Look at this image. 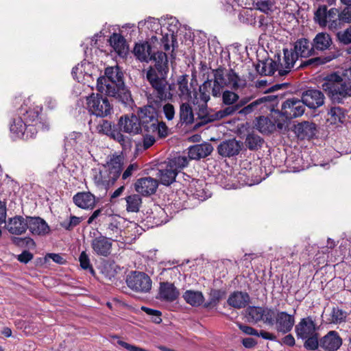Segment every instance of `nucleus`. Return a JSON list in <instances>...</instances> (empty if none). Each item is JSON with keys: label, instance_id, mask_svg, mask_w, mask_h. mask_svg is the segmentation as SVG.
<instances>
[{"label": "nucleus", "instance_id": "1", "mask_svg": "<svg viewBox=\"0 0 351 351\" xmlns=\"http://www.w3.org/2000/svg\"><path fill=\"white\" fill-rule=\"evenodd\" d=\"M133 52L141 62L154 61V66L150 67L147 71V80L154 88V93L160 101L171 99L173 96L170 93L171 85L168 84L166 80L169 71L166 53L153 51L151 43L149 42L136 43Z\"/></svg>", "mask_w": 351, "mask_h": 351}, {"label": "nucleus", "instance_id": "2", "mask_svg": "<svg viewBox=\"0 0 351 351\" xmlns=\"http://www.w3.org/2000/svg\"><path fill=\"white\" fill-rule=\"evenodd\" d=\"M120 130L131 135L141 132L142 129L147 133L158 134L164 138L168 134V128L165 123L159 122L158 113L152 106H144L138 110V116L134 114L121 116L118 121Z\"/></svg>", "mask_w": 351, "mask_h": 351}, {"label": "nucleus", "instance_id": "3", "mask_svg": "<svg viewBox=\"0 0 351 351\" xmlns=\"http://www.w3.org/2000/svg\"><path fill=\"white\" fill-rule=\"evenodd\" d=\"M14 104L15 106L20 104V106L16 109V117L10 126L12 138L23 140L34 138L38 130L43 127V124L38 121L42 108L38 106H32L29 98L23 100L21 96L15 97Z\"/></svg>", "mask_w": 351, "mask_h": 351}, {"label": "nucleus", "instance_id": "4", "mask_svg": "<svg viewBox=\"0 0 351 351\" xmlns=\"http://www.w3.org/2000/svg\"><path fill=\"white\" fill-rule=\"evenodd\" d=\"M105 75L99 77L97 82V88L101 93L115 97L125 107L132 108L134 100L129 89L125 85L123 72L119 66L106 68Z\"/></svg>", "mask_w": 351, "mask_h": 351}, {"label": "nucleus", "instance_id": "5", "mask_svg": "<svg viewBox=\"0 0 351 351\" xmlns=\"http://www.w3.org/2000/svg\"><path fill=\"white\" fill-rule=\"evenodd\" d=\"M123 164L121 156L113 155L101 168L92 169L95 184L105 189L111 187L119 178Z\"/></svg>", "mask_w": 351, "mask_h": 351}, {"label": "nucleus", "instance_id": "6", "mask_svg": "<svg viewBox=\"0 0 351 351\" xmlns=\"http://www.w3.org/2000/svg\"><path fill=\"white\" fill-rule=\"evenodd\" d=\"M177 178L179 179L178 182L182 185V187L177 189V196H179L184 202L190 197L199 201H204L210 197V193L205 189L206 184L204 180L191 179L189 176L178 171Z\"/></svg>", "mask_w": 351, "mask_h": 351}, {"label": "nucleus", "instance_id": "7", "mask_svg": "<svg viewBox=\"0 0 351 351\" xmlns=\"http://www.w3.org/2000/svg\"><path fill=\"white\" fill-rule=\"evenodd\" d=\"M322 88L333 102L342 103L344 99L351 97V83L345 82L337 73L328 75L324 79Z\"/></svg>", "mask_w": 351, "mask_h": 351}, {"label": "nucleus", "instance_id": "8", "mask_svg": "<svg viewBox=\"0 0 351 351\" xmlns=\"http://www.w3.org/2000/svg\"><path fill=\"white\" fill-rule=\"evenodd\" d=\"M213 82L221 87L231 86L234 90H239L246 86V80L240 77L232 69L225 71L218 69L214 71Z\"/></svg>", "mask_w": 351, "mask_h": 351}, {"label": "nucleus", "instance_id": "9", "mask_svg": "<svg viewBox=\"0 0 351 351\" xmlns=\"http://www.w3.org/2000/svg\"><path fill=\"white\" fill-rule=\"evenodd\" d=\"M315 21L319 26L324 27L328 26L330 30L337 29L340 26L339 11L336 8L328 10L326 5H320L314 14Z\"/></svg>", "mask_w": 351, "mask_h": 351}, {"label": "nucleus", "instance_id": "10", "mask_svg": "<svg viewBox=\"0 0 351 351\" xmlns=\"http://www.w3.org/2000/svg\"><path fill=\"white\" fill-rule=\"evenodd\" d=\"M87 109L90 114L106 117L112 112V106L106 97L93 93L86 99Z\"/></svg>", "mask_w": 351, "mask_h": 351}, {"label": "nucleus", "instance_id": "11", "mask_svg": "<svg viewBox=\"0 0 351 351\" xmlns=\"http://www.w3.org/2000/svg\"><path fill=\"white\" fill-rule=\"evenodd\" d=\"M125 282L128 287L136 293H147L152 289V279L143 271H130L127 275Z\"/></svg>", "mask_w": 351, "mask_h": 351}, {"label": "nucleus", "instance_id": "12", "mask_svg": "<svg viewBox=\"0 0 351 351\" xmlns=\"http://www.w3.org/2000/svg\"><path fill=\"white\" fill-rule=\"evenodd\" d=\"M305 106L302 99H288L282 105L281 113L287 119L296 118L304 114Z\"/></svg>", "mask_w": 351, "mask_h": 351}, {"label": "nucleus", "instance_id": "13", "mask_svg": "<svg viewBox=\"0 0 351 351\" xmlns=\"http://www.w3.org/2000/svg\"><path fill=\"white\" fill-rule=\"evenodd\" d=\"M283 57H278V76L284 77L291 71L293 69L296 61L298 60V55L294 53L292 49H283Z\"/></svg>", "mask_w": 351, "mask_h": 351}, {"label": "nucleus", "instance_id": "14", "mask_svg": "<svg viewBox=\"0 0 351 351\" xmlns=\"http://www.w3.org/2000/svg\"><path fill=\"white\" fill-rule=\"evenodd\" d=\"M162 184L169 186L176 181V158L161 165L156 174Z\"/></svg>", "mask_w": 351, "mask_h": 351}, {"label": "nucleus", "instance_id": "15", "mask_svg": "<svg viewBox=\"0 0 351 351\" xmlns=\"http://www.w3.org/2000/svg\"><path fill=\"white\" fill-rule=\"evenodd\" d=\"M317 327L311 317L301 319L295 326V330L298 338L304 339L317 333Z\"/></svg>", "mask_w": 351, "mask_h": 351}, {"label": "nucleus", "instance_id": "16", "mask_svg": "<svg viewBox=\"0 0 351 351\" xmlns=\"http://www.w3.org/2000/svg\"><path fill=\"white\" fill-rule=\"evenodd\" d=\"M158 186V180L151 177L139 178L134 184L136 191L143 196H149L154 194Z\"/></svg>", "mask_w": 351, "mask_h": 351}, {"label": "nucleus", "instance_id": "17", "mask_svg": "<svg viewBox=\"0 0 351 351\" xmlns=\"http://www.w3.org/2000/svg\"><path fill=\"white\" fill-rule=\"evenodd\" d=\"M295 324V317L285 311L277 312L275 319V328L282 334L289 332Z\"/></svg>", "mask_w": 351, "mask_h": 351}, {"label": "nucleus", "instance_id": "18", "mask_svg": "<svg viewBox=\"0 0 351 351\" xmlns=\"http://www.w3.org/2000/svg\"><path fill=\"white\" fill-rule=\"evenodd\" d=\"M324 95L321 90H307L302 94V99L309 108H317L324 104Z\"/></svg>", "mask_w": 351, "mask_h": 351}, {"label": "nucleus", "instance_id": "19", "mask_svg": "<svg viewBox=\"0 0 351 351\" xmlns=\"http://www.w3.org/2000/svg\"><path fill=\"white\" fill-rule=\"evenodd\" d=\"M342 345V339L335 330L329 331L319 340V346L326 351H336Z\"/></svg>", "mask_w": 351, "mask_h": 351}, {"label": "nucleus", "instance_id": "20", "mask_svg": "<svg viewBox=\"0 0 351 351\" xmlns=\"http://www.w3.org/2000/svg\"><path fill=\"white\" fill-rule=\"evenodd\" d=\"M91 247L96 254L106 257L111 252L112 242L110 239L100 235L92 240Z\"/></svg>", "mask_w": 351, "mask_h": 351}, {"label": "nucleus", "instance_id": "21", "mask_svg": "<svg viewBox=\"0 0 351 351\" xmlns=\"http://www.w3.org/2000/svg\"><path fill=\"white\" fill-rule=\"evenodd\" d=\"M6 228L12 234L21 235L25 233L28 228L27 216L25 218L21 215H16L10 218L6 224Z\"/></svg>", "mask_w": 351, "mask_h": 351}, {"label": "nucleus", "instance_id": "22", "mask_svg": "<svg viewBox=\"0 0 351 351\" xmlns=\"http://www.w3.org/2000/svg\"><path fill=\"white\" fill-rule=\"evenodd\" d=\"M28 228L30 232L34 235L43 236L48 234L50 228L47 222L40 217L27 216Z\"/></svg>", "mask_w": 351, "mask_h": 351}, {"label": "nucleus", "instance_id": "23", "mask_svg": "<svg viewBox=\"0 0 351 351\" xmlns=\"http://www.w3.org/2000/svg\"><path fill=\"white\" fill-rule=\"evenodd\" d=\"M242 144L235 140L229 139L221 142L217 147V151L222 157H232L239 154Z\"/></svg>", "mask_w": 351, "mask_h": 351}, {"label": "nucleus", "instance_id": "24", "mask_svg": "<svg viewBox=\"0 0 351 351\" xmlns=\"http://www.w3.org/2000/svg\"><path fill=\"white\" fill-rule=\"evenodd\" d=\"M75 204L83 209H93L98 201L95 196L90 192H80L75 194L73 197Z\"/></svg>", "mask_w": 351, "mask_h": 351}, {"label": "nucleus", "instance_id": "25", "mask_svg": "<svg viewBox=\"0 0 351 351\" xmlns=\"http://www.w3.org/2000/svg\"><path fill=\"white\" fill-rule=\"evenodd\" d=\"M156 298L165 302H173L176 300V287L174 283L160 282Z\"/></svg>", "mask_w": 351, "mask_h": 351}, {"label": "nucleus", "instance_id": "26", "mask_svg": "<svg viewBox=\"0 0 351 351\" xmlns=\"http://www.w3.org/2000/svg\"><path fill=\"white\" fill-rule=\"evenodd\" d=\"M277 62L272 59H267L259 61L256 65V70L261 75H273L274 77H282L278 76Z\"/></svg>", "mask_w": 351, "mask_h": 351}, {"label": "nucleus", "instance_id": "27", "mask_svg": "<svg viewBox=\"0 0 351 351\" xmlns=\"http://www.w3.org/2000/svg\"><path fill=\"white\" fill-rule=\"evenodd\" d=\"M213 150L210 143H202L191 146L189 148L188 158L191 160H199L210 155Z\"/></svg>", "mask_w": 351, "mask_h": 351}, {"label": "nucleus", "instance_id": "28", "mask_svg": "<svg viewBox=\"0 0 351 351\" xmlns=\"http://www.w3.org/2000/svg\"><path fill=\"white\" fill-rule=\"evenodd\" d=\"M292 50L298 55V58L299 56L306 58L312 56L314 53L312 43L306 38L297 40Z\"/></svg>", "mask_w": 351, "mask_h": 351}, {"label": "nucleus", "instance_id": "29", "mask_svg": "<svg viewBox=\"0 0 351 351\" xmlns=\"http://www.w3.org/2000/svg\"><path fill=\"white\" fill-rule=\"evenodd\" d=\"M249 300L250 297L247 293L235 291L229 296L228 303L234 308H241L248 304Z\"/></svg>", "mask_w": 351, "mask_h": 351}, {"label": "nucleus", "instance_id": "30", "mask_svg": "<svg viewBox=\"0 0 351 351\" xmlns=\"http://www.w3.org/2000/svg\"><path fill=\"white\" fill-rule=\"evenodd\" d=\"M332 44L330 36L325 32L318 33L313 40V50L324 51L328 49Z\"/></svg>", "mask_w": 351, "mask_h": 351}, {"label": "nucleus", "instance_id": "31", "mask_svg": "<svg viewBox=\"0 0 351 351\" xmlns=\"http://www.w3.org/2000/svg\"><path fill=\"white\" fill-rule=\"evenodd\" d=\"M109 42L114 51L120 56L125 54L128 46L125 39L119 34L114 33L110 38Z\"/></svg>", "mask_w": 351, "mask_h": 351}, {"label": "nucleus", "instance_id": "32", "mask_svg": "<svg viewBox=\"0 0 351 351\" xmlns=\"http://www.w3.org/2000/svg\"><path fill=\"white\" fill-rule=\"evenodd\" d=\"M96 130L98 133L105 134L111 138L113 134L118 131L116 126L111 121L102 119L96 126Z\"/></svg>", "mask_w": 351, "mask_h": 351}, {"label": "nucleus", "instance_id": "33", "mask_svg": "<svg viewBox=\"0 0 351 351\" xmlns=\"http://www.w3.org/2000/svg\"><path fill=\"white\" fill-rule=\"evenodd\" d=\"M327 121L330 124L343 123L346 119V114L343 110L340 107L332 108L328 113Z\"/></svg>", "mask_w": 351, "mask_h": 351}, {"label": "nucleus", "instance_id": "34", "mask_svg": "<svg viewBox=\"0 0 351 351\" xmlns=\"http://www.w3.org/2000/svg\"><path fill=\"white\" fill-rule=\"evenodd\" d=\"M256 128L263 134H269L275 130L274 123L267 117H260L256 119Z\"/></svg>", "mask_w": 351, "mask_h": 351}, {"label": "nucleus", "instance_id": "35", "mask_svg": "<svg viewBox=\"0 0 351 351\" xmlns=\"http://www.w3.org/2000/svg\"><path fill=\"white\" fill-rule=\"evenodd\" d=\"M126 210L129 213H138L142 204L141 197L138 194L127 196L125 198Z\"/></svg>", "mask_w": 351, "mask_h": 351}, {"label": "nucleus", "instance_id": "36", "mask_svg": "<svg viewBox=\"0 0 351 351\" xmlns=\"http://www.w3.org/2000/svg\"><path fill=\"white\" fill-rule=\"evenodd\" d=\"M183 297L185 301L192 306H199L204 301V296L199 291H187Z\"/></svg>", "mask_w": 351, "mask_h": 351}, {"label": "nucleus", "instance_id": "37", "mask_svg": "<svg viewBox=\"0 0 351 351\" xmlns=\"http://www.w3.org/2000/svg\"><path fill=\"white\" fill-rule=\"evenodd\" d=\"M297 130L302 138L312 137L315 134V124L309 122H303L299 124Z\"/></svg>", "mask_w": 351, "mask_h": 351}, {"label": "nucleus", "instance_id": "38", "mask_svg": "<svg viewBox=\"0 0 351 351\" xmlns=\"http://www.w3.org/2000/svg\"><path fill=\"white\" fill-rule=\"evenodd\" d=\"M239 109V105L228 106L225 108L220 110L212 115V119H209L206 121H211L214 120H219L226 117L230 115H232Z\"/></svg>", "mask_w": 351, "mask_h": 351}, {"label": "nucleus", "instance_id": "39", "mask_svg": "<svg viewBox=\"0 0 351 351\" xmlns=\"http://www.w3.org/2000/svg\"><path fill=\"white\" fill-rule=\"evenodd\" d=\"M193 113L189 104H183L180 106V121L182 123L189 124L193 121Z\"/></svg>", "mask_w": 351, "mask_h": 351}, {"label": "nucleus", "instance_id": "40", "mask_svg": "<svg viewBox=\"0 0 351 351\" xmlns=\"http://www.w3.org/2000/svg\"><path fill=\"white\" fill-rule=\"evenodd\" d=\"M264 307L250 306L246 311V316L249 321L258 322L263 319Z\"/></svg>", "mask_w": 351, "mask_h": 351}, {"label": "nucleus", "instance_id": "41", "mask_svg": "<svg viewBox=\"0 0 351 351\" xmlns=\"http://www.w3.org/2000/svg\"><path fill=\"white\" fill-rule=\"evenodd\" d=\"M178 85L179 93H177V94L182 100L189 101L191 98V91L188 87V82L185 76H182L181 80L178 81Z\"/></svg>", "mask_w": 351, "mask_h": 351}, {"label": "nucleus", "instance_id": "42", "mask_svg": "<svg viewBox=\"0 0 351 351\" xmlns=\"http://www.w3.org/2000/svg\"><path fill=\"white\" fill-rule=\"evenodd\" d=\"M112 138L119 142L122 146L123 149L125 152L131 149L132 146V139L130 137L123 135L121 133V130H118V131L113 134V137Z\"/></svg>", "mask_w": 351, "mask_h": 351}, {"label": "nucleus", "instance_id": "43", "mask_svg": "<svg viewBox=\"0 0 351 351\" xmlns=\"http://www.w3.org/2000/svg\"><path fill=\"white\" fill-rule=\"evenodd\" d=\"M263 143V140L257 134H250L247 135L245 144L250 150L259 149Z\"/></svg>", "mask_w": 351, "mask_h": 351}, {"label": "nucleus", "instance_id": "44", "mask_svg": "<svg viewBox=\"0 0 351 351\" xmlns=\"http://www.w3.org/2000/svg\"><path fill=\"white\" fill-rule=\"evenodd\" d=\"M107 232L106 234L110 236L109 239L112 241H117L119 236H120L121 232V229L119 227V222L117 221H113L108 224V227L106 228Z\"/></svg>", "mask_w": 351, "mask_h": 351}, {"label": "nucleus", "instance_id": "45", "mask_svg": "<svg viewBox=\"0 0 351 351\" xmlns=\"http://www.w3.org/2000/svg\"><path fill=\"white\" fill-rule=\"evenodd\" d=\"M212 86L211 80H206L199 86V99L206 104L210 100V90Z\"/></svg>", "mask_w": 351, "mask_h": 351}, {"label": "nucleus", "instance_id": "46", "mask_svg": "<svg viewBox=\"0 0 351 351\" xmlns=\"http://www.w3.org/2000/svg\"><path fill=\"white\" fill-rule=\"evenodd\" d=\"M331 322L334 324H340L345 322L347 313L339 308H333L330 314Z\"/></svg>", "mask_w": 351, "mask_h": 351}, {"label": "nucleus", "instance_id": "47", "mask_svg": "<svg viewBox=\"0 0 351 351\" xmlns=\"http://www.w3.org/2000/svg\"><path fill=\"white\" fill-rule=\"evenodd\" d=\"M80 267L84 270L88 271L90 274H95V270L90 264V258L86 252L83 251L79 257Z\"/></svg>", "mask_w": 351, "mask_h": 351}, {"label": "nucleus", "instance_id": "48", "mask_svg": "<svg viewBox=\"0 0 351 351\" xmlns=\"http://www.w3.org/2000/svg\"><path fill=\"white\" fill-rule=\"evenodd\" d=\"M276 314L277 313L274 309L264 308L263 312V319L261 320L268 325L273 326L274 325Z\"/></svg>", "mask_w": 351, "mask_h": 351}, {"label": "nucleus", "instance_id": "49", "mask_svg": "<svg viewBox=\"0 0 351 351\" xmlns=\"http://www.w3.org/2000/svg\"><path fill=\"white\" fill-rule=\"evenodd\" d=\"M173 261H167V262H162L160 263V269L161 272L160 275L162 276L164 280H168V274L171 273V274H174V268L176 266L173 265Z\"/></svg>", "mask_w": 351, "mask_h": 351}, {"label": "nucleus", "instance_id": "50", "mask_svg": "<svg viewBox=\"0 0 351 351\" xmlns=\"http://www.w3.org/2000/svg\"><path fill=\"white\" fill-rule=\"evenodd\" d=\"M81 218L71 215L69 221H64L60 223V226L66 230H71L81 222Z\"/></svg>", "mask_w": 351, "mask_h": 351}, {"label": "nucleus", "instance_id": "51", "mask_svg": "<svg viewBox=\"0 0 351 351\" xmlns=\"http://www.w3.org/2000/svg\"><path fill=\"white\" fill-rule=\"evenodd\" d=\"M141 310L148 315H150L152 321L156 324H160L162 322L161 312L158 310L150 308L146 306H142Z\"/></svg>", "mask_w": 351, "mask_h": 351}, {"label": "nucleus", "instance_id": "52", "mask_svg": "<svg viewBox=\"0 0 351 351\" xmlns=\"http://www.w3.org/2000/svg\"><path fill=\"white\" fill-rule=\"evenodd\" d=\"M221 95L223 103L228 106L234 104L239 98L237 94L230 90L224 91Z\"/></svg>", "mask_w": 351, "mask_h": 351}, {"label": "nucleus", "instance_id": "53", "mask_svg": "<svg viewBox=\"0 0 351 351\" xmlns=\"http://www.w3.org/2000/svg\"><path fill=\"white\" fill-rule=\"evenodd\" d=\"M171 45L169 44V36L167 34H165V36L162 35V37L160 38L161 45L163 46V49L167 51L170 50L171 46L172 47V53L173 52L175 47H176V37L174 36L173 32L171 34Z\"/></svg>", "mask_w": 351, "mask_h": 351}, {"label": "nucleus", "instance_id": "54", "mask_svg": "<svg viewBox=\"0 0 351 351\" xmlns=\"http://www.w3.org/2000/svg\"><path fill=\"white\" fill-rule=\"evenodd\" d=\"M304 347L308 350H316L319 346V341H318V333L312 335L309 337L304 339Z\"/></svg>", "mask_w": 351, "mask_h": 351}, {"label": "nucleus", "instance_id": "55", "mask_svg": "<svg viewBox=\"0 0 351 351\" xmlns=\"http://www.w3.org/2000/svg\"><path fill=\"white\" fill-rule=\"evenodd\" d=\"M262 101H263L262 99H257V100L250 103L247 106L243 107L242 109H241L239 111V113L241 114H244V115L249 114L252 113V112H254L255 110H256L258 106L260 105L262 103Z\"/></svg>", "mask_w": 351, "mask_h": 351}, {"label": "nucleus", "instance_id": "56", "mask_svg": "<svg viewBox=\"0 0 351 351\" xmlns=\"http://www.w3.org/2000/svg\"><path fill=\"white\" fill-rule=\"evenodd\" d=\"M159 25L157 19L153 17H148L145 21H141L138 22V27L139 29H143L144 26H146L148 29L154 30L155 27H158Z\"/></svg>", "mask_w": 351, "mask_h": 351}, {"label": "nucleus", "instance_id": "57", "mask_svg": "<svg viewBox=\"0 0 351 351\" xmlns=\"http://www.w3.org/2000/svg\"><path fill=\"white\" fill-rule=\"evenodd\" d=\"M339 41L345 45L351 43V27L337 33Z\"/></svg>", "mask_w": 351, "mask_h": 351}, {"label": "nucleus", "instance_id": "58", "mask_svg": "<svg viewBox=\"0 0 351 351\" xmlns=\"http://www.w3.org/2000/svg\"><path fill=\"white\" fill-rule=\"evenodd\" d=\"M272 6L273 4L269 1H258L256 3V9L266 14L271 11Z\"/></svg>", "mask_w": 351, "mask_h": 351}, {"label": "nucleus", "instance_id": "59", "mask_svg": "<svg viewBox=\"0 0 351 351\" xmlns=\"http://www.w3.org/2000/svg\"><path fill=\"white\" fill-rule=\"evenodd\" d=\"M340 22L351 23V6H346L341 13H339Z\"/></svg>", "mask_w": 351, "mask_h": 351}, {"label": "nucleus", "instance_id": "60", "mask_svg": "<svg viewBox=\"0 0 351 351\" xmlns=\"http://www.w3.org/2000/svg\"><path fill=\"white\" fill-rule=\"evenodd\" d=\"M334 58H335L334 56L332 57L327 56V57H325L324 58H311L306 62V64H316L317 65L322 64L330 62V60H332Z\"/></svg>", "mask_w": 351, "mask_h": 351}, {"label": "nucleus", "instance_id": "61", "mask_svg": "<svg viewBox=\"0 0 351 351\" xmlns=\"http://www.w3.org/2000/svg\"><path fill=\"white\" fill-rule=\"evenodd\" d=\"M33 257L34 256L30 252L24 250L21 254L18 255L17 260L22 263L27 264Z\"/></svg>", "mask_w": 351, "mask_h": 351}, {"label": "nucleus", "instance_id": "62", "mask_svg": "<svg viewBox=\"0 0 351 351\" xmlns=\"http://www.w3.org/2000/svg\"><path fill=\"white\" fill-rule=\"evenodd\" d=\"M239 329L246 335L259 337L258 332L251 326L238 324Z\"/></svg>", "mask_w": 351, "mask_h": 351}, {"label": "nucleus", "instance_id": "63", "mask_svg": "<svg viewBox=\"0 0 351 351\" xmlns=\"http://www.w3.org/2000/svg\"><path fill=\"white\" fill-rule=\"evenodd\" d=\"M163 111L165 115V117L168 120H171L173 119L175 110L174 107L172 104H165L163 107Z\"/></svg>", "mask_w": 351, "mask_h": 351}, {"label": "nucleus", "instance_id": "64", "mask_svg": "<svg viewBox=\"0 0 351 351\" xmlns=\"http://www.w3.org/2000/svg\"><path fill=\"white\" fill-rule=\"evenodd\" d=\"M155 134L148 133L144 136L143 138V147L145 149L150 147L155 142ZM158 136V135L156 134Z\"/></svg>", "mask_w": 351, "mask_h": 351}]
</instances>
